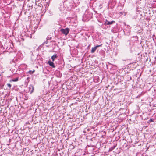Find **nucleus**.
<instances>
[{
	"instance_id": "f257e3e1",
	"label": "nucleus",
	"mask_w": 156,
	"mask_h": 156,
	"mask_svg": "<svg viewBox=\"0 0 156 156\" xmlns=\"http://www.w3.org/2000/svg\"><path fill=\"white\" fill-rule=\"evenodd\" d=\"M69 29L68 28L65 29H62L60 30L62 33L64 34L65 35H67L69 31Z\"/></svg>"
},
{
	"instance_id": "7ed1b4c3",
	"label": "nucleus",
	"mask_w": 156,
	"mask_h": 156,
	"mask_svg": "<svg viewBox=\"0 0 156 156\" xmlns=\"http://www.w3.org/2000/svg\"><path fill=\"white\" fill-rule=\"evenodd\" d=\"M28 90L29 92H30V93L31 94L34 91V87L33 86L30 85L28 87Z\"/></svg>"
},
{
	"instance_id": "9d476101",
	"label": "nucleus",
	"mask_w": 156,
	"mask_h": 156,
	"mask_svg": "<svg viewBox=\"0 0 156 156\" xmlns=\"http://www.w3.org/2000/svg\"><path fill=\"white\" fill-rule=\"evenodd\" d=\"M128 30H127V29H126L125 30V31H127L128 32V33H130V29H129V28H128Z\"/></svg>"
},
{
	"instance_id": "423d86ee",
	"label": "nucleus",
	"mask_w": 156,
	"mask_h": 156,
	"mask_svg": "<svg viewBox=\"0 0 156 156\" xmlns=\"http://www.w3.org/2000/svg\"><path fill=\"white\" fill-rule=\"evenodd\" d=\"M58 57L57 55L56 54H54V55L51 56V58L52 61H55V59Z\"/></svg>"
},
{
	"instance_id": "9b49d317",
	"label": "nucleus",
	"mask_w": 156,
	"mask_h": 156,
	"mask_svg": "<svg viewBox=\"0 0 156 156\" xmlns=\"http://www.w3.org/2000/svg\"><path fill=\"white\" fill-rule=\"evenodd\" d=\"M7 86L10 87H10H11V86H12V85L11 84H10V83H8L7 84Z\"/></svg>"
},
{
	"instance_id": "2eb2a0df",
	"label": "nucleus",
	"mask_w": 156,
	"mask_h": 156,
	"mask_svg": "<svg viewBox=\"0 0 156 156\" xmlns=\"http://www.w3.org/2000/svg\"><path fill=\"white\" fill-rule=\"evenodd\" d=\"M102 4H100V6H102Z\"/></svg>"
},
{
	"instance_id": "20e7f679",
	"label": "nucleus",
	"mask_w": 156,
	"mask_h": 156,
	"mask_svg": "<svg viewBox=\"0 0 156 156\" xmlns=\"http://www.w3.org/2000/svg\"><path fill=\"white\" fill-rule=\"evenodd\" d=\"M115 22L114 21H112L111 22L108 21L107 20H106V22H105V24L106 25H109L115 23Z\"/></svg>"
},
{
	"instance_id": "1a4fd4ad",
	"label": "nucleus",
	"mask_w": 156,
	"mask_h": 156,
	"mask_svg": "<svg viewBox=\"0 0 156 156\" xmlns=\"http://www.w3.org/2000/svg\"><path fill=\"white\" fill-rule=\"evenodd\" d=\"M115 146H113V147H111V148H109V151H112L115 148Z\"/></svg>"
},
{
	"instance_id": "39448f33",
	"label": "nucleus",
	"mask_w": 156,
	"mask_h": 156,
	"mask_svg": "<svg viewBox=\"0 0 156 156\" xmlns=\"http://www.w3.org/2000/svg\"><path fill=\"white\" fill-rule=\"evenodd\" d=\"M48 63L49 66L52 67L53 68H54L55 67V66L54 65V63L51 61L49 60L48 62Z\"/></svg>"
},
{
	"instance_id": "dca6fc26",
	"label": "nucleus",
	"mask_w": 156,
	"mask_h": 156,
	"mask_svg": "<svg viewBox=\"0 0 156 156\" xmlns=\"http://www.w3.org/2000/svg\"><path fill=\"white\" fill-rule=\"evenodd\" d=\"M29 79V77H28L27 78V79Z\"/></svg>"
},
{
	"instance_id": "f8f14e48",
	"label": "nucleus",
	"mask_w": 156,
	"mask_h": 156,
	"mask_svg": "<svg viewBox=\"0 0 156 156\" xmlns=\"http://www.w3.org/2000/svg\"><path fill=\"white\" fill-rule=\"evenodd\" d=\"M149 121L150 122H152L154 121V120L153 119H150L149 120Z\"/></svg>"
},
{
	"instance_id": "4468645a",
	"label": "nucleus",
	"mask_w": 156,
	"mask_h": 156,
	"mask_svg": "<svg viewBox=\"0 0 156 156\" xmlns=\"http://www.w3.org/2000/svg\"><path fill=\"white\" fill-rule=\"evenodd\" d=\"M44 43H45V44H46L48 43V42L47 41H46L44 42Z\"/></svg>"
},
{
	"instance_id": "ddd939ff",
	"label": "nucleus",
	"mask_w": 156,
	"mask_h": 156,
	"mask_svg": "<svg viewBox=\"0 0 156 156\" xmlns=\"http://www.w3.org/2000/svg\"><path fill=\"white\" fill-rule=\"evenodd\" d=\"M45 44V43H44V42L41 45V46L44 45Z\"/></svg>"
},
{
	"instance_id": "f03ea898",
	"label": "nucleus",
	"mask_w": 156,
	"mask_h": 156,
	"mask_svg": "<svg viewBox=\"0 0 156 156\" xmlns=\"http://www.w3.org/2000/svg\"><path fill=\"white\" fill-rule=\"evenodd\" d=\"M102 44L100 45H97L96 46L93 47L92 48V50L91 51V53H94V52L97 48H98L100 46H101L102 45Z\"/></svg>"
},
{
	"instance_id": "6e6552de",
	"label": "nucleus",
	"mask_w": 156,
	"mask_h": 156,
	"mask_svg": "<svg viewBox=\"0 0 156 156\" xmlns=\"http://www.w3.org/2000/svg\"><path fill=\"white\" fill-rule=\"evenodd\" d=\"M35 70H34L33 71L30 70L28 72L30 74H32L34 72Z\"/></svg>"
},
{
	"instance_id": "0eeeda50",
	"label": "nucleus",
	"mask_w": 156,
	"mask_h": 156,
	"mask_svg": "<svg viewBox=\"0 0 156 156\" xmlns=\"http://www.w3.org/2000/svg\"><path fill=\"white\" fill-rule=\"evenodd\" d=\"M18 78H16L15 79H13L11 81H13V82H16V81H18Z\"/></svg>"
}]
</instances>
